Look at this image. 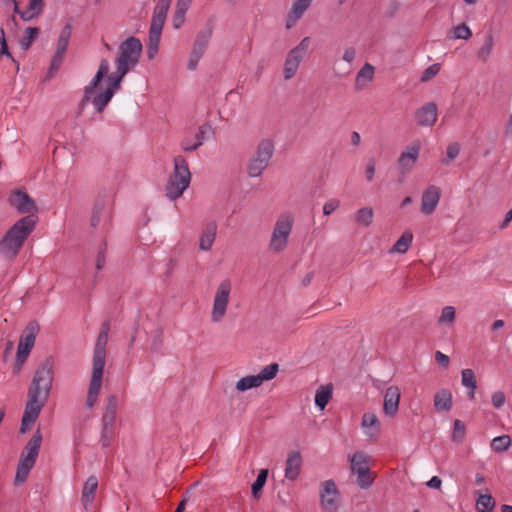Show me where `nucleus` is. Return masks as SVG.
<instances>
[{"mask_svg":"<svg viewBox=\"0 0 512 512\" xmlns=\"http://www.w3.org/2000/svg\"><path fill=\"white\" fill-rule=\"evenodd\" d=\"M54 381V363L47 359L35 370L28 388L27 401L21 419L20 433H27L49 400Z\"/></svg>","mask_w":512,"mask_h":512,"instance_id":"f257e3e1","label":"nucleus"},{"mask_svg":"<svg viewBox=\"0 0 512 512\" xmlns=\"http://www.w3.org/2000/svg\"><path fill=\"white\" fill-rule=\"evenodd\" d=\"M110 72L108 60H101L98 70L84 89V103L93 105L96 112L101 113L121 88L122 81Z\"/></svg>","mask_w":512,"mask_h":512,"instance_id":"f03ea898","label":"nucleus"},{"mask_svg":"<svg viewBox=\"0 0 512 512\" xmlns=\"http://www.w3.org/2000/svg\"><path fill=\"white\" fill-rule=\"evenodd\" d=\"M108 327L100 331L93 350L92 370L87 391L86 406L91 409L99 397L104 367L106 363V347L108 343Z\"/></svg>","mask_w":512,"mask_h":512,"instance_id":"7ed1b4c3","label":"nucleus"},{"mask_svg":"<svg viewBox=\"0 0 512 512\" xmlns=\"http://www.w3.org/2000/svg\"><path fill=\"white\" fill-rule=\"evenodd\" d=\"M35 226L36 221L31 216L19 219L1 239L0 255L7 260L14 259Z\"/></svg>","mask_w":512,"mask_h":512,"instance_id":"20e7f679","label":"nucleus"},{"mask_svg":"<svg viewBox=\"0 0 512 512\" xmlns=\"http://www.w3.org/2000/svg\"><path fill=\"white\" fill-rule=\"evenodd\" d=\"M233 291V283L229 278L222 279L214 288L211 296L210 322L221 324L226 319Z\"/></svg>","mask_w":512,"mask_h":512,"instance_id":"39448f33","label":"nucleus"},{"mask_svg":"<svg viewBox=\"0 0 512 512\" xmlns=\"http://www.w3.org/2000/svg\"><path fill=\"white\" fill-rule=\"evenodd\" d=\"M141 52L142 44L139 39L129 37L122 42L115 60L116 71L112 74L122 81L125 75L138 64Z\"/></svg>","mask_w":512,"mask_h":512,"instance_id":"423d86ee","label":"nucleus"},{"mask_svg":"<svg viewBox=\"0 0 512 512\" xmlns=\"http://www.w3.org/2000/svg\"><path fill=\"white\" fill-rule=\"evenodd\" d=\"M42 440L41 431L37 429L21 452L14 479L16 486L22 485L27 480L30 471L36 463Z\"/></svg>","mask_w":512,"mask_h":512,"instance_id":"0eeeda50","label":"nucleus"},{"mask_svg":"<svg viewBox=\"0 0 512 512\" xmlns=\"http://www.w3.org/2000/svg\"><path fill=\"white\" fill-rule=\"evenodd\" d=\"M191 173L187 160L179 155L174 158V170L166 184V196L175 201L189 188Z\"/></svg>","mask_w":512,"mask_h":512,"instance_id":"6e6552de","label":"nucleus"},{"mask_svg":"<svg viewBox=\"0 0 512 512\" xmlns=\"http://www.w3.org/2000/svg\"><path fill=\"white\" fill-rule=\"evenodd\" d=\"M294 225V216L290 212L281 213L275 220L271 231L268 250L279 254L286 250Z\"/></svg>","mask_w":512,"mask_h":512,"instance_id":"1a4fd4ad","label":"nucleus"},{"mask_svg":"<svg viewBox=\"0 0 512 512\" xmlns=\"http://www.w3.org/2000/svg\"><path fill=\"white\" fill-rule=\"evenodd\" d=\"M170 4L171 0H158V3L154 9L150 25L149 45L147 51V56L150 60L154 59L158 53L160 36Z\"/></svg>","mask_w":512,"mask_h":512,"instance_id":"9d476101","label":"nucleus"},{"mask_svg":"<svg viewBox=\"0 0 512 512\" xmlns=\"http://www.w3.org/2000/svg\"><path fill=\"white\" fill-rule=\"evenodd\" d=\"M350 470L356 476V483L362 489L372 486L375 476L370 470V457L363 451H356L348 455Z\"/></svg>","mask_w":512,"mask_h":512,"instance_id":"9b49d317","label":"nucleus"},{"mask_svg":"<svg viewBox=\"0 0 512 512\" xmlns=\"http://www.w3.org/2000/svg\"><path fill=\"white\" fill-rule=\"evenodd\" d=\"M279 371L276 363L265 366L256 375H245L238 379L235 383V390L238 393H244L251 389L259 388L264 382L274 379Z\"/></svg>","mask_w":512,"mask_h":512,"instance_id":"f8f14e48","label":"nucleus"},{"mask_svg":"<svg viewBox=\"0 0 512 512\" xmlns=\"http://www.w3.org/2000/svg\"><path fill=\"white\" fill-rule=\"evenodd\" d=\"M274 145L271 140H262L254 156L247 165V172L250 177H258L266 169L273 155Z\"/></svg>","mask_w":512,"mask_h":512,"instance_id":"ddd939ff","label":"nucleus"},{"mask_svg":"<svg viewBox=\"0 0 512 512\" xmlns=\"http://www.w3.org/2000/svg\"><path fill=\"white\" fill-rule=\"evenodd\" d=\"M309 45L310 38L304 37L297 46L287 53L283 66V78L286 81L291 80L296 75Z\"/></svg>","mask_w":512,"mask_h":512,"instance_id":"4468645a","label":"nucleus"},{"mask_svg":"<svg viewBox=\"0 0 512 512\" xmlns=\"http://www.w3.org/2000/svg\"><path fill=\"white\" fill-rule=\"evenodd\" d=\"M341 496L336 483L326 480L321 483L320 503L324 512H337L340 506Z\"/></svg>","mask_w":512,"mask_h":512,"instance_id":"2eb2a0df","label":"nucleus"},{"mask_svg":"<svg viewBox=\"0 0 512 512\" xmlns=\"http://www.w3.org/2000/svg\"><path fill=\"white\" fill-rule=\"evenodd\" d=\"M441 199V189L436 185L428 186L421 195L420 199V212L429 216L432 215L440 202Z\"/></svg>","mask_w":512,"mask_h":512,"instance_id":"dca6fc26","label":"nucleus"},{"mask_svg":"<svg viewBox=\"0 0 512 512\" xmlns=\"http://www.w3.org/2000/svg\"><path fill=\"white\" fill-rule=\"evenodd\" d=\"M38 330V326L31 323L27 326L24 335L20 338L16 353V359L20 364L25 362L32 350Z\"/></svg>","mask_w":512,"mask_h":512,"instance_id":"f3484780","label":"nucleus"},{"mask_svg":"<svg viewBox=\"0 0 512 512\" xmlns=\"http://www.w3.org/2000/svg\"><path fill=\"white\" fill-rule=\"evenodd\" d=\"M421 150L419 142L409 144L400 154L398 164L403 174L409 173L416 165Z\"/></svg>","mask_w":512,"mask_h":512,"instance_id":"a211bd4d","label":"nucleus"},{"mask_svg":"<svg viewBox=\"0 0 512 512\" xmlns=\"http://www.w3.org/2000/svg\"><path fill=\"white\" fill-rule=\"evenodd\" d=\"M218 225L215 221L208 222L200 231L198 247L202 252H210L216 241Z\"/></svg>","mask_w":512,"mask_h":512,"instance_id":"6ab92c4d","label":"nucleus"},{"mask_svg":"<svg viewBox=\"0 0 512 512\" xmlns=\"http://www.w3.org/2000/svg\"><path fill=\"white\" fill-rule=\"evenodd\" d=\"M401 398L400 388L396 385L389 386L384 393L383 412L389 417H394L399 410Z\"/></svg>","mask_w":512,"mask_h":512,"instance_id":"aec40b11","label":"nucleus"},{"mask_svg":"<svg viewBox=\"0 0 512 512\" xmlns=\"http://www.w3.org/2000/svg\"><path fill=\"white\" fill-rule=\"evenodd\" d=\"M314 0H293L291 8L286 16L285 27L291 29L309 10Z\"/></svg>","mask_w":512,"mask_h":512,"instance_id":"412c9836","label":"nucleus"},{"mask_svg":"<svg viewBox=\"0 0 512 512\" xmlns=\"http://www.w3.org/2000/svg\"><path fill=\"white\" fill-rule=\"evenodd\" d=\"M303 464L302 455L299 451H290L285 461L284 476L289 481H295L301 474Z\"/></svg>","mask_w":512,"mask_h":512,"instance_id":"4be33fe9","label":"nucleus"},{"mask_svg":"<svg viewBox=\"0 0 512 512\" xmlns=\"http://www.w3.org/2000/svg\"><path fill=\"white\" fill-rule=\"evenodd\" d=\"M417 125L422 127H432L438 117L437 106L435 103H426L414 113Z\"/></svg>","mask_w":512,"mask_h":512,"instance_id":"5701e85b","label":"nucleus"},{"mask_svg":"<svg viewBox=\"0 0 512 512\" xmlns=\"http://www.w3.org/2000/svg\"><path fill=\"white\" fill-rule=\"evenodd\" d=\"M72 28L69 24L65 25L63 29L60 31L55 55L52 60L51 69H57L60 63L62 62V58L67 50L68 43L71 37Z\"/></svg>","mask_w":512,"mask_h":512,"instance_id":"b1692460","label":"nucleus"},{"mask_svg":"<svg viewBox=\"0 0 512 512\" xmlns=\"http://www.w3.org/2000/svg\"><path fill=\"white\" fill-rule=\"evenodd\" d=\"M360 425L363 433L370 439H376L381 433V422L374 412H365Z\"/></svg>","mask_w":512,"mask_h":512,"instance_id":"393cba45","label":"nucleus"},{"mask_svg":"<svg viewBox=\"0 0 512 512\" xmlns=\"http://www.w3.org/2000/svg\"><path fill=\"white\" fill-rule=\"evenodd\" d=\"M9 201L11 206H13L18 212L28 213L36 210L34 200L23 191H15L12 193Z\"/></svg>","mask_w":512,"mask_h":512,"instance_id":"a878e982","label":"nucleus"},{"mask_svg":"<svg viewBox=\"0 0 512 512\" xmlns=\"http://www.w3.org/2000/svg\"><path fill=\"white\" fill-rule=\"evenodd\" d=\"M495 43V37L492 33L484 35L481 44L476 51V59L478 62L486 64L490 61L494 53Z\"/></svg>","mask_w":512,"mask_h":512,"instance_id":"bb28decb","label":"nucleus"},{"mask_svg":"<svg viewBox=\"0 0 512 512\" xmlns=\"http://www.w3.org/2000/svg\"><path fill=\"white\" fill-rule=\"evenodd\" d=\"M374 74V67L370 63H365L356 74L354 89L357 91L366 89L373 82Z\"/></svg>","mask_w":512,"mask_h":512,"instance_id":"cd10ccee","label":"nucleus"},{"mask_svg":"<svg viewBox=\"0 0 512 512\" xmlns=\"http://www.w3.org/2000/svg\"><path fill=\"white\" fill-rule=\"evenodd\" d=\"M98 489V479L95 475H91L87 478L84 483L81 495V501L85 509H88L92 506L96 492Z\"/></svg>","mask_w":512,"mask_h":512,"instance_id":"c85d7f7f","label":"nucleus"},{"mask_svg":"<svg viewBox=\"0 0 512 512\" xmlns=\"http://www.w3.org/2000/svg\"><path fill=\"white\" fill-rule=\"evenodd\" d=\"M44 8V0H29L28 6L24 10H20L18 8L17 14H19L20 18L25 21H31L34 18L40 16L43 12Z\"/></svg>","mask_w":512,"mask_h":512,"instance_id":"c756f323","label":"nucleus"},{"mask_svg":"<svg viewBox=\"0 0 512 512\" xmlns=\"http://www.w3.org/2000/svg\"><path fill=\"white\" fill-rule=\"evenodd\" d=\"M115 422L114 409H108L102 418V445L108 446L113 437V426Z\"/></svg>","mask_w":512,"mask_h":512,"instance_id":"7c9ffc66","label":"nucleus"},{"mask_svg":"<svg viewBox=\"0 0 512 512\" xmlns=\"http://www.w3.org/2000/svg\"><path fill=\"white\" fill-rule=\"evenodd\" d=\"M207 42L208 36H199L198 39L196 40L188 61L189 70L193 71L197 68L198 62L205 51Z\"/></svg>","mask_w":512,"mask_h":512,"instance_id":"2f4dec72","label":"nucleus"},{"mask_svg":"<svg viewBox=\"0 0 512 512\" xmlns=\"http://www.w3.org/2000/svg\"><path fill=\"white\" fill-rule=\"evenodd\" d=\"M434 408L437 412H448L452 407V393L448 389H440L433 398Z\"/></svg>","mask_w":512,"mask_h":512,"instance_id":"473e14b6","label":"nucleus"},{"mask_svg":"<svg viewBox=\"0 0 512 512\" xmlns=\"http://www.w3.org/2000/svg\"><path fill=\"white\" fill-rule=\"evenodd\" d=\"M413 242V233L411 230H405L395 244L390 249L391 254H405Z\"/></svg>","mask_w":512,"mask_h":512,"instance_id":"72a5a7b5","label":"nucleus"},{"mask_svg":"<svg viewBox=\"0 0 512 512\" xmlns=\"http://www.w3.org/2000/svg\"><path fill=\"white\" fill-rule=\"evenodd\" d=\"M333 387L331 384L321 385L317 388L314 402L316 407L323 411L332 398Z\"/></svg>","mask_w":512,"mask_h":512,"instance_id":"f704fd0d","label":"nucleus"},{"mask_svg":"<svg viewBox=\"0 0 512 512\" xmlns=\"http://www.w3.org/2000/svg\"><path fill=\"white\" fill-rule=\"evenodd\" d=\"M461 383L469 390V397L473 399L477 389V382L475 373L472 369L467 368L462 370Z\"/></svg>","mask_w":512,"mask_h":512,"instance_id":"c9c22d12","label":"nucleus"},{"mask_svg":"<svg viewBox=\"0 0 512 512\" xmlns=\"http://www.w3.org/2000/svg\"><path fill=\"white\" fill-rule=\"evenodd\" d=\"M476 495V509L478 512H492L494 510L496 502L490 494L477 491Z\"/></svg>","mask_w":512,"mask_h":512,"instance_id":"e433bc0d","label":"nucleus"},{"mask_svg":"<svg viewBox=\"0 0 512 512\" xmlns=\"http://www.w3.org/2000/svg\"><path fill=\"white\" fill-rule=\"evenodd\" d=\"M194 142L190 144V138L186 137L181 141V148L186 152H192L200 147L205 140V130L203 128H199L197 133L193 137Z\"/></svg>","mask_w":512,"mask_h":512,"instance_id":"4c0bfd02","label":"nucleus"},{"mask_svg":"<svg viewBox=\"0 0 512 512\" xmlns=\"http://www.w3.org/2000/svg\"><path fill=\"white\" fill-rule=\"evenodd\" d=\"M354 217L358 225L362 227H369L373 222L374 212L370 207H363L356 211Z\"/></svg>","mask_w":512,"mask_h":512,"instance_id":"58836bf2","label":"nucleus"},{"mask_svg":"<svg viewBox=\"0 0 512 512\" xmlns=\"http://www.w3.org/2000/svg\"><path fill=\"white\" fill-rule=\"evenodd\" d=\"M472 37V31L465 23L454 26L451 30L450 38L452 40H468Z\"/></svg>","mask_w":512,"mask_h":512,"instance_id":"ea45409f","label":"nucleus"},{"mask_svg":"<svg viewBox=\"0 0 512 512\" xmlns=\"http://www.w3.org/2000/svg\"><path fill=\"white\" fill-rule=\"evenodd\" d=\"M268 477V470L262 469L259 471L256 480L251 486V492L254 497H258L259 492L263 489Z\"/></svg>","mask_w":512,"mask_h":512,"instance_id":"a19ab883","label":"nucleus"},{"mask_svg":"<svg viewBox=\"0 0 512 512\" xmlns=\"http://www.w3.org/2000/svg\"><path fill=\"white\" fill-rule=\"evenodd\" d=\"M39 33V29L36 27H28L23 35V38L20 40L19 44L23 50H28L31 43L37 37Z\"/></svg>","mask_w":512,"mask_h":512,"instance_id":"79ce46f5","label":"nucleus"},{"mask_svg":"<svg viewBox=\"0 0 512 512\" xmlns=\"http://www.w3.org/2000/svg\"><path fill=\"white\" fill-rule=\"evenodd\" d=\"M465 434H466L465 424L461 420L456 419L454 421L453 431H452V435H451L452 441L455 443H461L464 440Z\"/></svg>","mask_w":512,"mask_h":512,"instance_id":"37998d69","label":"nucleus"},{"mask_svg":"<svg viewBox=\"0 0 512 512\" xmlns=\"http://www.w3.org/2000/svg\"><path fill=\"white\" fill-rule=\"evenodd\" d=\"M510 445L511 439L507 435L495 437L491 442L492 449L495 450L496 452L507 451Z\"/></svg>","mask_w":512,"mask_h":512,"instance_id":"c03bdc74","label":"nucleus"},{"mask_svg":"<svg viewBox=\"0 0 512 512\" xmlns=\"http://www.w3.org/2000/svg\"><path fill=\"white\" fill-rule=\"evenodd\" d=\"M455 317V308L453 306H445L441 311L438 323L440 325H450L454 322Z\"/></svg>","mask_w":512,"mask_h":512,"instance_id":"a18cd8bd","label":"nucleus"},{"mask_svg":"<svg viewBox=\"0 0 512 512\" xmlns=\"http://www.w3.org/2000/svg\"><path fill=\"white\" fill-rule=\"evenodd\" d=\"M189 9L176 5L172 18V24L175 29H179L185 22L186 13Z\"/></svg>","mask_w":512,"mask_h":512,"instance_id":"49530a36","label":"nucleus"},{"mask_svg":"<svg viewBox=\"0 0 512 512\" xmlns=\"http://www.w3.org/2000/svg\"><path fill=\"white\" fill-rule=\"evenodd\" d=\"M440 71V64L434 63L430 66H428L423 73L421 74L420 81L421 82H428L433 77H435Z\"/></svg>","mask_w":512,"mask_h":512,"instance_id":"de8ad7c7","label":"nucleus"},{"mask_svg":"<svg viewBox=\"0 0 512 512\" xmlns=\"http://www.w3.org/2000/svg\"><path fill=\"white\" fill-rule=\"evenodd\" d=\"M340 206V201L338 199L332 198L326 201L323 205V214L325 216L331 215L336 209Z\"/></svg>","mask_w":512,"mask_h":512,"instance_id":"09e8293b","label":"nucleus"},{"mask_svg":"<svg viewBox=\"0 0 512 512\" xmlns=\"http://www.w3.org/2000/svg\"><path fill=\"white\" fill-rule=\"evenodd\" d=\"M506 401L505 394L502 391H495L491 395V402L494 408H501Z\"/></svg>","mask_w":512,"mask_h":512,"instance_id":"8fccbe9b","label":"nucleus"},{"mask_svg":"<svg viewBox=\"0 0 512 512\" xmlns=\"http://www.w3.org/2000/svg\"><path fill=\"white\" fill-rule=\"evenodd\" d=\"M460 153V145L458 143H451L446 149V157L449 161L454 160Z\"/></svg>","mask_w":512,"mask_h":512,"instance_id":"3c124183","label":"nucleus"},{"mask_svg":"<svg viewBox=\"0 0 512 512\" xmlns=\"http://www.w3.org/2000/svg\"><path fill=\"white\" fill-rule=\"evenodd\" d=\"M356 48L353 46H348L344 49L342 59L347 63H352L356 58Z\"/></svg>","mask_w":512,"mask_h":512,"instance_id":"603ef678","label":"nucleus"},{"mask_svg":"<svg viewBox=\"0 0 512 512\" xmlns=\"http://www.w3.org/2000/svg\"><path fill=\"white\" fill-rule=\"evenodd\" d=\"M102 221V210L100 208H96L93 211L92 217H91V226L93 228H97Z\"/></svg>","mask_w":512,"mask_h":512,"instance_id":"864d4df0","label":"nucleus"},{"mask_svg":"<svg viewBox=\"0 0 512 512\" xmlns=\"http://www.w3.org/2000/svg\"><path fill=\"white\" fill-rule=\"evenodd\" d=\"M0 45H1L0 54L1 55H5V56H7L9 58H12V56H11L9 50H8V46H7V43H6V40H5V36H4L3 30H1Z\"/></svg>","mask_w":512,"mask_h":512,"instance_id":"5fc2aeb1","label":"nucleus"},{"mask_svg":"<svg viewBox=\"0 0 512 512\" xmlns=\"http://www.w3.org/2000/svg\"><path fill=\"white\" fill-rule=\"evenodd\" d=\"M366 178L368 181H372L375 174V163L374 161H369L366 166Z\"/></svg>","mask_w":512,"mask_h":512,"instance_id":"6e6d98bb","label":"nucleus"},{"mask_svg":"<svg viewBox=\"0 0 512 512\" xmlns=\"http://www.w3.org/2000/svg\"><path fill=\"white\" fill-rule=\"evenodd\" d=\"M435 359L440 365L444 367H446L449 364V357L440 351L436 352Z\"/></svg>","mask_w":512,"mask_h":512,"instance_id":"4d7b16f0","label":"nucleus"},{"mask_svg":"<svg viewBox=\"0 0 512 512\" xmlns=\"http://www.w3.org/2000/svg\"><path fill=\"white\" fill-rule=\"evenodd\" d=\"M442 481L438 476H433L428 482L427 486L433 489H439L441 487Z\"/></svg>","mask_w":512,"mask_h":512,"instance_id":"13d9d810","label":"nucleus"},{"mask_svg":"<svg viewBox=\"0 0 512 512\" xmlns=\"http://www.w3.org/2000/svg\"><path fill=\"white\" fill-rule=\"evenodd\" d=\"M512 221V208L506 213L502 223L499 225L500 229H505Z\"/></svg>","mask_w":512,"mask_h":512,"instance_id":"bf43d9fd","label":"nucleus"},{"mask_svg":"<svg viewBox=\"0 0 512 512\" xmlns=\"http://www.w3.org/2000/svg\"><path fill=\"white\" fill-rule=\"evenodd\" d=\"M361 142V136L358 132L354 131L351 134V143L355 146H358Z\"/></svg>","mask_w":512,"mask_h":512,"instance_id":"052dcab7","label":"nucleus"},{"mask_svg":"<svg viewBox=\"0 0 512 512\" xmlns=\"http://www.w3.org/2000/svg\"><path fill=\"white\" fill-rule=\"evenodd\" d=\"M105 264V257L102 254H99L96 261V268L100 270Z\"/></svg>","mask_w":512,"mask_h":512,"instance_id":"680f3d73","label":"nucleus"},{"mask_svg":"<svg viewBox=\"0 0 512 512\" xmlns=\"http://www.w3.org/2000/svg\"><path fill=\"white\" fill-rule=\"evenodd\" d=\"M193 0H177L176 5L189 9Z\"/></svg>","mask_w":512,"mask_h":512,"instance_id":"e2e57ef3","label":"nucleus"},{"mask_svg":"<svg viewBox=\"0 0 512 512\" xmlns=\"http://www.w3.org/2000/svg\"><path fill=\"white\" fill-rule=\"evenodd\" d=\"M503 326H504V321L503 320H496L492 324V329L494 331H496V330L501 329Z\"/></svg>","mask_w":512,"mask_h":512,"instance_id":"0e129e2a","label":"nucleus"},{"mask_svg":"<svg viewBox=\"0 0 512 512\" xmlns=\"http://www.w3.org/2000/svg\"><path fill=\"white\" fill-rule=\"evenodd\" d=\"M411 203H412V197L407 196V197H405V198L402 200V202H401V205H400V206H401V208H404V207H406L407 205H409V204H411Z\"/></svg>","mask_w":512,"mask_h":512,"instance_id":"69168bd1","label":"nucleus"},{"mask_svg":"<svg viewBox=\"0 0 512 512\" xmlns=\"http://www.w3.org/2000/svg\"><path fill=\"white\" fill-rule=\"evenodd\" d=\"M185 504H186V500L183 499L179 504H178V507L176 508L175 512H184L185 510Z\"/></svg>","mask_w":512,"mask_h":512,"instance_id":"338daca9","label":"nucleus"},{"mask_svg":"<svg viewBox=\"0 0 512 512\" xmlns=\"http://www.w3.org/2000/svg\"><path fill=\"white\" fill-rule=\"evenodd\" d=\"M502 512H512V506L508 504H504L501 506Z\"/></svg>","mask_w":512,"mask_h":512,"instance_id":"774afa93","label":"nucleus"}]
</instances>
